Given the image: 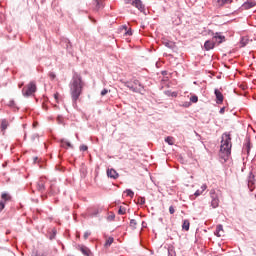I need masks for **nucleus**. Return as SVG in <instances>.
Segmentation results:
<instances>
[{
    "label": "nucleus",
    "instance_id": "1",
    "mask_svg": "<svg viewBox=\"0 0 256 256\" xmlns=\"http://www.w3.org/2000/svg\"><path fill=\"white\" fill-rule=\"evenodd\" d=\"M81 93H83V80L81 75L75 73L72 77V81L70 82V95L72 97L73 105H77V101L79 97H81Z\"/></svg>",
    "mask_w": 256,
    "mask_h": 256
},
{
    "label": "nucleus",
    "instance_id": "2",
    "mask_svg": "<svg viewBox=\"0 0 256 256\" xmlns=\"http://www.w3.org/2000/svg\"><path fill=\"white\" fill-rule=\"evenodd\" d=\"M231 147H233V145L231 144V134L225 132L222 134L219 152V157H221V159H224V161H227V159H229V157L231 156Z\"/></svg>",
    "mask_w": 256,
    "mask_h": 256
},
{
    "label": "nucleus",
    "instance_id": "3",
    "mask_svg": "<svg viewBox=\"0 0 256 256\" xmlns=\"http://www.w3.org/2000/svg\"><path fill=\"white\" fill-rule=\"evenodd\" d=\"M124 87H127L132 93H140L143 95V91H145V86L138 79H132L130 81L122 82Z\"/></svg>",
    "mask_w": 256,
    "mask_h": 256
},
{
    "label": "nucleus",
    "instance_id": "4",
    "mask_svg": "<svg viewBox=\"0 0 256 256\" xmlns=\"http://www.w3.org/2000/svg\"><path fill=\"white\" fill-rule=\"evenodd\" d=\"M220 197L221 193L215 191V189L210 190V207H212V209H217V207H219V203L221 202Z\"/></svg>",
    "mask_w": 256,
    "mask_h": 256
},
{
    "label": "nucleus",
    "instance_id": "5",
    "mask_svg": "<svg viewBox=\"0 0 256 256\" xmlns=\"http://www.w3.org/2000/svg\"><path fill=\"white\" fill-rule=\"evenodd\" d=\"M37 91V84L30 82L25 88L22 89V95L24 97H31Z\"/></svg>",
    "mask_w": 256,
    "mask_h": 256
},
{
    "label": "nucleus",
    "instance_id": "6",
    "mask_svg": "<svg viewBox=\"0 0 256 256\" xmlns=\"http://www.w3.org/2000/svg\"><path fill=\"white\" fill-rule=\"evenodd\" d=\"M209 35H212L215 44L217 43L218 45H221V43H224L225 41V36L221 35V32L214 33L213 31H209Z\"/></svg>",
    "mask_w": 256,
    "mask_h": 256
},
{
    "label": "nucleus",
    "instance_id": "7",
    "mask_svg": "<svg viewBox=\"0 0 256 256\" xmlns=\"http://www.w3.org/2000/svg\"><path fill=\"white\" fill-rule=\"evenodd\" d=\"M132 7H135L141 13H145V5H143V1L141 0H134L132 2Z\"/></svg>",
    "mask_w": 256,
    "mask_h": 256
},
{
    "label": "nucleus",
    "instance_id": "8",
    "mask_svg": "<svg viewBox=\"0 0 256 256\" xmlns=\"http://www.w3.org/2000/svg\"><path fill=\"white\" fill-rule=\"evenodd\" d=\"M47 183V179L41 177L38 182H37V190L40 193H44L45 192V184Z\"/></svg>",
    "mask_w": 256,
    "mask_h": 256
},
{
    "label": "nucleus",
    "instance_id": "9",
    "mask_svg": "<svg viewBox=\"0 0 256 256\" xmlns=\"http://www.w3.org/2000/svg\"><path fill=\"white\" fill-rule=\"evenodd\" d=\"M204 49L205 51H211V49H215V41L213 40V38L211 40H207L204 43Z\"/></svg>",
    "mask_w": 256,
    "mask_h": 256
},
{
    "label": "nucleus",
    "instance_id": "10",
    "mask_svg": "<svg viewBox=\"0 0 256 256\" xmlns=\"http://www.w3.org/2000/svg\"><path fill=\"white\" fill-rule=\"evenodd\" d=\"M214 94L216 96L217 105H221V103H223V99H224L223 93H221V91H219V89H215Z\"/></svg>",
    "mask_w": 256,
    "mask_h": 256
},
{
    "label": "nucleus",
    "instance_id": "11",
    "mask_svg": "<svg viewBox=\"0 0 256 256\" xmlns=\"http://www.w3.org/2000/svg\"><path fill=\"white\" fill-rule=\"evenodd\" d=\"M107 176L110 179H119V173H117V170L113 168L107 170Z\"/></svg>",
    "mask_w": 256,
    "mask_h": 256
},
{
    "label": "nucleus",
    "instance_id": "12",
    "mask_svg": "<svg viewBox=\"0 0 256 256\" xmlns=\"http://www.w3.org/2000/svg\"><path fill=\"white\" fill-rule=\"evenodd\" d=\"M233 0H217L216 5L217 7H224V5H231Z\"/></svg>",
    "mask_w": 256,
    "mask_h": 256
},
{
    "label": "nucleus",
    "instance_id": "13",
    "mask_svg": "<svg viewBox=\"0 0 256 256\" xmlns=\"http://www.w3.org/2000/svg\"><path fill=\"white\" fill-rule=\"evenodd\" d=\"M78 247H79V250L81 251V253H83L85 256L91 255V250H89V248H87L86 246L80 245Z\"/></svg>",
    "mask_w": 256,
    "mask_h": 256
},
{
    "label": "nucleus",
    "instance_id": "14",
    "mask_svg": "<svg viewBox=\"0 0 256 256\" xmlns=\"http://www.w3.org/2000/svg\"><path fill=\"white\" fill-rule=\"evenodd\" d=\"M7 127H9V121H7V119H2L0 122L1 131H7Z\"/></svg>",
    "mask_w": 256,
    "mask_h": 256
},
{
    "label": "nucleus",
    "instance_id": "15",
    "mask_svg": "<svg viewBox=\"0 0 256 256\" xmlns=\"http://www.w3.org/2000/svg\"><path fill=\"white\" fill-rule=\"evenodd\" d=\"M60 145L63 149H67V147H70L71 149H73V145H71V142L65 139L60 140Z\"/></svg>",
    "mask_w": 256,
    "mask_h": 256
},
{
    "label": "nucleus",
    "instance_id": "16",
    "mask_svg": "<svg viewBox=\"0 0 256 256\" xmlns=\"http://www.w3.org/2000/svg\"><path fill=\"white\" fill-rule=\"evenodd\" d=\"M11 195L9 193L3 192L1 195V201H3L4 203H7L9 201H11Z\"/></svg>",
    "mask_w": 256,
    "mask_h": 256
},
{
    "label": "nucleus",
    "instance_id": "17",
    "mask_svg": "<svg viewBox=\"0 0 256 256\" xmlns=\"http://www.w3.org/2000/svg\"><path fill=\"white\" fill-rule=\"evenodd\" d=\"M95 3V11H99L100 9H103V0H94Z\"/></svg>",
    "mask_w": 256,
    "mask_h": 256
},
{
    "label": "nucleus",
    "instance_id": "18",
    "mask_svg": "<svg viewBox=\"0 0 256 256\" xmlns=\"http://www.w3.org/2000/svg\"><path fill=\"white\" fill-rule=\"evenodd\" d=\"M251 151V142L247 141L243 146V153L249 154Z\"/></svg>",
    "mask_w": 256,
    "mask_h": 256
},
{
    "label": "nucleus",
    "instance_id": "19",
    "mask_svg": "<svg viewBox=\"0 0 256 256\" xmlns=\"http://www.w3.org/2000/svg\"><path fill=\"white\" fill-rule=\"evenodd\" d=\"M255 2H245L243 5H242V8L243 9H251L253 7H255Z\"/></svg>",
    "mask_w": 256,
    "mask_h": 256
},
{
    "label": "nucleus",
    "instance_id": "20",
    "mask_svg": "<svg viewBox=\"0 0 256 256\" xmlns=\"http://www.w3.org/2000/svg\"><path fill=\"white\" fill-rule=\"evenodd\" d=\"M248 183L249 185H255V175L253 174V172L249 173Z\"/></svg>",
    "mask_w": 256,
    "mask_h": 256
},
{
    "label": "nucleus",
    "instance_id": "21",
    "mask_svg": "<svg viewBox=\"0 0 256 256\" xmlns=\"http://www.w3.org/2000/svg\"><path fill=\"white\" fill-rule=\"evenodd\" d=\"M191 223L189 222V220H184L183 224H182V229L184 231H189V227H190Z\"/></svg>",
    "mask_w": 256,
    "mask_h": 256
},
{
    "label": "nucleus",
    "instance_id": "22",
    "mask_svg": "<svg viewBox=\"0 0 256 256\" xmlns=\"http://www.w3.org/2000/svg\"><path fill=\"white\" fill-rule=\"evenodd\" d=\"M221 231H223V225H218L216 227V231L214 232V235H216V237H221Z\"/></svg>",
    "mask_w": 256,
    "mask_h": 256
},
{
    "label": "nucleus",
    "instance_id": "23",
    "mask_svg": "<svg viewBox=\"0 0 256 256\" xmlns=\"http://www.w3.org/2000/svg\"><path fill=\"white\" fill-rule=\"evenodd\" d=\"M8 107H10L11 109H16L17 111H19V108L17 107V104H15V100H10L8 102Z\"/></svg>",
    "mask_w": 256,
    "mask_h": 256
},
{
    "label": "nucleus",
    "instance_id": "24",
    "mask_svg": "<svg viewBox=\"0 0 256 256\" xmlns=\"http://www.w3.org/2000/svg\"><path fill=\"white\" fill-rule=\"evenodd\" d=\"M124 193H126L127 197H130L131 199H133V197H135V192H133V190H131V189H126L124 191Z\"/></svg>",
    "mask_w": 256,
    "mask_h": 256
},
{
    "label": "nucleus",
    "instance_id": "25",
    "mask_svg": "<svg viewBox=\"0 0 256 256\" xmlns=\"http://www.w3.org/2000/svg\"><path fill=\"white\" fill-rule=\"evenodd\" d=\"M113 241H114L113 237H109V238L106 240V242H105V244H104V247H111V245H113Z\"/></svg>",
    "mask_w": 256,
    "mask_h": 256
},
{
    "label": "nucleus",
    "instance_id": "26",
    "mask_svg": "<svg viewBox=\"0 0 256 256\" xmlns=\"http://www.w3.org/2000/svg\"><path fill=\"white\" fill-rule=\"evenodd\" d=\"M165 142L168 143V145H174V140H173V137L171 136H168L165 138Z\"/></svg>",
    "mask_w": 256,
    "mask_h": 256
},
{
    "label": "nucleus",
    "instance_id": "27",
    "mask_svg": "<svg viewBox=\"0 0 256 256\" xmlns=\"http://www.w3.org/2000/svg\"><path fill=\"white\" fill-rule=\"evenodd\" d=\"M130 227H131L132 229H137V220L131 219V220H130Z\"/></svg>",
    "mask_w": 256,
    "mask_h": 256
},
{
    "label": "nucleus",
    "instance_id": "28",
    "mask_svg": "<svg viewBox=\"0 0 256 256\" xmlns=\"http://www.w3.org/2000/svg\"><path fill=\"white\" fill-rule=\"evenodd\" d=\"M127 213V209L125 207L120 206L118 210V215H125Z\"/></svg>",
    "mask_w": 256,
    "mask_h": 256
},
{
    "label": "nucleus",
    "instance_id": "29",
    "mask_svg": "<svg viewBox=\"0 0 256 256\" xmlns=\"http://www.w3.org/2000/svg\"><path fill=\"white\" fill-rule=\"evenodd\" d=\"M168 256H177L175 249L168 248Z\"/></svg>",
    "mask_w": 256,
    "mask_h": 256
},
{
    "label": "nucleus",
    "instance_id": "30",
    "mask_svg": "<svg viewBox=\"0 0 256 256\" xmlns=\"http://www.w3.org/2000/svg\"><path fill=\"white\" fill-rule=\"evenodd\" d=\"M190 101H191V103H197V101H199V97H197L196 95L191 96Z\"/></svg>",
    "mask_w": 256,
    "mask_h": 256
},
{
    "label": "nucleus",
    "instance_id": "31",
    "mask_svg": "<svg viewBox=\"0 0 256 256\" xmlns=\"http://www.w3.org/2000/svg\"><path fill=\"white\" fill-rule=\"evenodd\" d=\"M138 203H139V205H145V197L139 196L138 197Z\"/></svg>",
    "mask_w": 256,
    "mask_h": 256
},
{
    "label": "nucleus",
    "instance_id": "32",
    "mask_svg": "<svg viewBox=\"0 0 256 256\" xmlns=\"http://www.w3.org/2000/svg\"><path fill=\"white\" fill-rule=\"evenodd\" d=\"M164 45H165V47H168V49H173V47H174L173 42H165Z\"/></svg>",
    "mask_w": 256,
    "mask_h": 256
},
{
    "label": "nucleus",
    "instance_id": "33",
    "mask_svg": "<svg viewBox=\"0 0 256 256\" xmlns=\"http://www.w3.org/2000/svg\"><path fill=\"white\" fill-rule=\"evenodd\" d=\"M5 209V202L3 200H0V213Z\"/></svg>",
    "mask_w": 256,
    "mask_h": 256
},
{
    "label": "nucleus",
    "instance_id": "34",
    "mask_svg": "<svg viewBox=\"0 0 256 256\" xmlns=\"http://www.w3.org/2000/svg\"><path fill=\"white\" fill-rule=\"evenodd\" d=\"M109 93V90H107L106 88H104L102 91H101V96L102 97H105V95H107Z\"/></svg>",
    "mask_w": 256,
    "mask_h": 256
},
{
    "label": "nucleus",
    "instance_id": "35",
    "mask_svg": "<svg viewBox=\"0 0 256 256\" xmlns=\"http://www.w3.org/2000/svg\"><path fill=\"white\" fill-rule=\"evenodd\" d=\"M195 197H199L200 195H203V191L201 190H197L195 193H194Z\"/></svg>",
    "mask_w": 256,
    "mask_h": 256
},
{
    "label": "nucleus",
    "instance_id": "36",
    "mask_svg": "<svg viewBox=\"0 0 256 256\" xmlns=\"http://www.w3.org/2000/svg\"><path fill=\"white\" fill-rule=\"evenodd\" d=\"M87 149H89V147H87V145L80 146V151H87Z\"/></svg>",
    "mask_w": 256,
    "mask_h": 256
},
{
    "label": "nucleus",
    "instance_id": "37",
    "mask_svg": "<svg viewBox=\"0 0 256 256\" xmlns=\"http://www.w3.org/2000/svg\"><path fill=\"white\" fill-rule=\"evenodd\" d=\"M169 213L170 215H173L175 213V208L173 206L169 207Z\"/></svg>",
    "mask_w": 256,
    "mask_h": 256
},
{
    "label": "nucleus",
    "instance_id": "38",
    "mask_svg": "<svg viewBox=\"0 0 256 256\" xmlns=\"http://www.w3.org/2000/svg\"><path fill=\"white\" fill-rule=\"evenodd\" d=\"M91 235V232L87 231L84 233V239H89V236Z\"/></svg>",
    "mask_w": 256,
    "mask_h": 256
},
{
    "label": "nucleus",
    "instance_id": "39",
    "mask_svg": "<svg viewBox=\"0 0 256 256\" xmlns=\"http://www.w3.org/2000/svg\"><path fill=\"white\" fill-rule=\"evenodd\" d=\"M207 190V184H203L202 186H201V190L200 191H202V193L204 192V191H206Z\"/></svg>",
    "mask_w": 256,
    "mask_h": 256
},
{
    "label": "nucleus",
    "instance_id": "40",
    "mask_svg": "<svg viewBox=\"0 0 256 256\" xmlns=\"http://www.w3.org/2000/svg\"><path fill=\"white\" fill-rule=\"evenodd\" d=\"M57 121H58V123H63V116H58L57 117Z\"/></svg>",
    "mask_w": 256,
    "mask_h": 256
},
{
    "label": "nucleus",
    "instance_id": "41",
    "mask_svg": "<svg viewBox=\"0 0 256 256\" xmlns=\"http://www.w3.org/2000/svg\"><path fill=\"white\" fill-rule=\"evenodd\" d=\"M134 0H125L126 5H133Z\"/></svg>",
    "mask_w": 256,
    "mask_h": 256
},
{
    "label": "nucleus",
    "instance_id": "42",
    "mask_svg": "<svg viewBox=\"0 0 256 256\" xmlns=\"http://www.w3.org/2000/svg\"><path fill=\"white\" fill-rule=\"evenodd\" d=\"M49 77H50V79H55V73L50 72V73H49Z\"/></svg>",
    "mask_w": 256,
    "mask_h": 256
},
{
    "label": "nucleus",
    "instance_id": "43",
    "mask_svg": "<svg viewBox=\"0 0 256 256\" xmlns=\"http://www.w3.org/2000/svg\"><path fill=\"white\" fill-rule=\"evenodd\" d=\"M225 113V107H222L221 109H220V111H219V114L220 115H223Z\"/></svg>",
    "mask_w": 256,
    "mask_h": 256
},
{
    "label": "nucleus",
    "instance_id": "44",
    "mask_svg": "<svg viewBox=\"0 0 256 256\" xmlns=\"http://www.w3.org/2000/svg\"><path fill=\"white\" fill-rule=\"evenodd\" d=\"M108 219H109L110 221H113V219H115V214H112V215L108 216Z\"/></svg>",
    "mask_w": 256,
    "mask_h": 256
},
{
    "label": "nucleus",
    "instance_id": "45",
    "mask_svg": "<svg viewBox=\"0 0 256 256\" xmlns=\"http://www.w3.org/2000/svg\"><path fill=\"white\" fill-rule=\"evenodd\" d=\"M190 105H191V103L185 102V103L183 104V107H189Z\"/></svg>",
    "mask_w": 256,
    "mask_h": 256
},
{
    "label": "nucleus",
    "instance_id": "46",
    "mask_svg": "<svg viewBox=\"0 0 256 256\" xmlns=\"http://www.w3.org/2000/svg\"><path fill=\"white\" fill-rule=\"evenodd\" d=\"M37 138H39V134H34V135L32 136V139H37Z\"/></svg>",
    "mask_w": 256,
    "mask_h": 256
},
{
    "label": "nucleus",
    "instance_id": "47",
    "mask_svg": "<svg viewBox=\"0 0 256 256\" xmlns=\"http://www.w3.org/2000/svg\"><path fill=\"white\" fill-rule=\"evenodd\" d=\"M126 35H133V32H131V30H130V31H127V32H126Z\"/></svg>",
    "mask_w": 256,
    "mask_h": 256
},
{
    "label": "nucleus",
    "instance_id": "48",
    "mask_svg": "<svg viewBox=\"0 0 256 256\" xmlns=\"http://www.w3.org/2000/svg\"><path fill=\"white\" fill-rule=\"evenodd\" d=\"M59 97V93L54 94V98L57 100Z\"/></svg>",
    "mask_w": 256,
    "mask_h": 256
},
{
    "label": "nucleus",
    "instance_id": "49",
    "mask_svg": "<svg viewBox=\"0 0 256 256\" xmlns=\"http://www.w3.org/2000/svg\"><path fill=\"white\" fill-rule=\"evenodd\" d=\"M172 97H177V92H172Z\"/></svg>",
    "mask_w": 256,
    "mask_h": 256
},
{
    "label": "nucleus",
    "instance_id": "50",
    "mask_svg": "<svg viewBox=\"0 0 256 256\" xmlns=\"http://www.w3.org/2000/svg\"><path fill=\"white\" fill-rule=\"evenodd\" d=\"M21 87H23V83H22V84H19V89H21Z\"/></svg>",
    "mask_w": 256,
    "mask_h": 256
},
{
    "label": "nucleus",
    "instance_id": "51",
    "mask_svg": "<svg viewBox=\"0 0 256 256\" xmlns=\"http://www.w3.org/2000/svg\"><path fill=\"white\" fill-rule=\"evenodd\" d=\"M37 159H38V158H37V157H35V158H34V162H36V161H37Z\"/></svg>",
    "mask_w": 256,
    "mask_h": 256
},
{
    "label": "nucleus",
    "instance_id": "52",
    "mask_svg": "<svg viewBox=\"0 0 256 256\" xmlns=\"http://www.w3.org/2000/svg\"><path fill=\"white\" fill-rule=\"evenodd\" d=\"M27 138V134H25V136H24V139H26Z\"/></svg>",
    "mask_w": 256,
    "mask_h": 256
},
{
    "label": "nucleus",
    "instance_id": "53",
    "mask_svg": "<svg viewBox=\"0 0 256 256\" xmlns=\"http://www.w3.org/2000/svg\"><path fill=\"white\" fill-rule=\"evenodd\" d=\"M53 237H55V235L51 236L50 239H53Z\"/></svg>",
    "mask_w": 256,
    "mask_h": 256
}]
</instances>
